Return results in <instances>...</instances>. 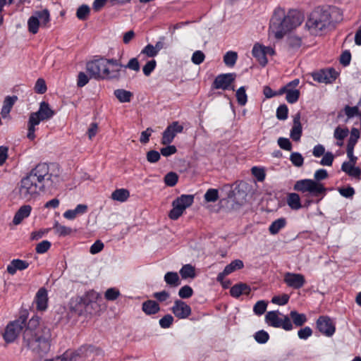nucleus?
Masks as SVG:
<instances>
[{"label":"nucleus","instance_id":"f257e3e1","mask_svg":"<svg viewBox=\"0 0 361 361\" xmlns=\"http://www.w3.org/2000/svg\"><path fill=\"white\" fill-rule=\"evenodd\" d=\"M27 318L20 316L6 326L3 338L7 343H13L23 331V345L40 356L46 355L51 348L50 329L40 324L38 317H32L26 325Z\"/></svg>","mask_w":361,"mask_h":361},{"label":"nucleus","instance_id":"f03ea898","mask_svg":"<svg viewBox=\"0 0 361 361\" xmlns=\"http://www.w3.org/2000/svg\"><path fill=\"white\" fill-rule=\"evenodd\" d=\"M301 23V16L298 12L290 11L286 15L283 9L277 8L270 20L269 34L277 39H281L288 32L300 25Z\"/></svg>","mask_w":361,"mask_h":361},{"label":"nucleus","instance_id":"7ed1b4c3","mask_svg":"<svg viewBox=\"0 0 361 361\" xmlns=\"http://www.w3.org/2000/svg\"><path fill=\"white\" fill-rule=\"evenodd\" d=\"M334 13H339L337 9L315 8L307 19L305 27L312 35H319L331 23V16Z\"/></svg>","mask_w":361,"mask_h":361},{"label":"nucleus","instance_id":"20e7f679","mask_svg":"<svg viewBox=\"0 0 361 361\" xmlns=\"http://www.w3.org/2000/svg\"><path fill=\"white\" fill-rule=\"evenodd\" d=\"M86 71L90 76L96 80H119L121 78L120 68L109 69L106 64V58L98 57L89 61L86 64Z\"/></svg>","mask_w":361,"mask_h":361},{"label":"nucleus","instance_id":"39448f33","mask_svg":"<svg viewBox=\"0 0 361 361\" xmlns=\"http://www.w3.org/2000/svg\"><path fill=\"white\" fill-rule=\"evenodd\" d=\"M54 114L55 112L50 108L49 104L46 102H42L39 110L37 112L31 113L30 115L27 123V138L33 140L35 138V126L40 121L50 119Z\"/></svg>","mask_w":361,"mask_h":361},{"label":"nucleus","instance_id":"423d86ee","mask_svg":"<svg viewBox=\"0 0 361 361\" xmlns=\"http://www.w3.org/2000/svg\"><path fill=\"white\" fill-rule=\"evenodd\" d=\"M45 188L44 185H39L32 178L30 175L21 179L19 185V195L25 200H30L39 195L40 191L44 190Z\"/></svg>","mask_w":361,"mask_h":361},{"label":"nucleus","instance_id":"0eeeda50","mask_svg":"<svg viewBox=\"0 0 361 361\" xmlns=\"http://www.w3.org/2000/svg\"><path fill=\"white\" fill-rule=\"evenodd\" d=\"M36 182L39 185H44L45 187L51 186L54 179H57V176H53L49 173V165L46 163L38 164L34 169H32L28 173Z\"/></svg>","mask_w":361,"mask_h":361},{"label":"nucleus","instance_id":"6e6552de","mask_svg":"<svg viewBox=\"0 0 361 361\" xmlns=\"http://www.w3.org/2000/svg\"><path fill=\"white\" fill-rule=\"evenodd\" d=\"M293 189L302 193L309 192L314 197L324 195L326 192V188L323 184L312 179H303L296 181Z\"/></svg>","mask_w":361,"mask_h":361},{"label":"nucleus","instance_id":"1a4fd4ad","mask_svg":"<svg viewBox=\"0 0 361 361\" xmlns=\"http://www.w3.org/2000/svg\"><path fill=\"white\" fill-rule=\"evenodd\" d=\"M194 195H182L172 202L173 209L169 212V216L172 220H177L186 208L192 204Z\"/></svg>","mask_w":361,"mask_h":361},{"label":"nucleus","instance_id":"9d476101","mask_svg":"<svg viewBox=\"0 0 361 361\" xmlns=\"http://www.w3.org/2000/svg\"><path fill=\"white\" fill-rule=\"evenodd\" d=\"M279 312L277 311L268 312L265 316L266 322L275 328H282L286 331L293 329V324L287 315H283V318L279 317Z\"/></svg>","mask_w":361,"mask_h":361},{"label":"nucleus","instance_id":"9b49d317","mask_svg":"<svg viewBox=\"0 0 361 361\" xmlns=\"http://www.w3.org/2000/svg\"><path fill=\"white\" fill-rule=\"evenodd\" d=\"M235 78L236 74L234 73L218 75L212 83V88L216 90L221 89L223 90H234V86L233 84L235 82Z\"/></svg>","mask_w":361,"mask_h":361},{"label":"nucleus","instance_id":"f8f14e48","mask_svg":"<svg viewBox=\"0 0 361 361\" xmlns=\"http://www.w3.org/2000/svg\"><path fill=\"white\" fill-rule=\"evenodd\" d=\"M183 126L180 125L178 121H173L169 124L163 132L161 137L162 145L171 144L177 133H181L183 131Z\"/></svg>","mask_w":361,"mask_h":361},{"label":"nucleus","instance_id":"ddd939ff","mask_svg":"<svg viewBox=\"0 0 361 361\" xmlns=\"http://www.w3.org/2000/svg\"><path fill=\"white\" fill-rule=\"evenodd\" d=\"M283 281L286 284L294 289L301 288L305 283V276L301 274L286 272L284 274Z\"/></svg>","mask_w":361,"mask_h":361},{"label":"nucleus","instance_id":"4468645a","mask_svg":"<svg viewBox=\"0 0 361 361\" xmlns=\"http://www.w3.org/2000/svg\"><path fill=\"white\" fill-rule=\"evenodd\" d=\"M338 73L334 68L321 70L312 74L314 81L324 83H331L336 79Z\"/></svg>","mask_w":361,"mask_h":361},{"label":"nucleus","instance_id":"2eb2a0df","mask_svg":"<svg viewBox=\"0 0 361 361\" xmlns=\"http://www.w3.org/2000/svg\"><path fill=\"white\" fill-rule=\"evenodd\" d=\"M317 328L326 336H332L335 332V326L327 316H321L317 320Z\"/></svg>","mask_w":361,"mask_h":361},{"label":"nucleus","instance_id":"dca6fc26","mask_svg":"<svg viewBox=\"0 0 361 361\" xmlns=\"http://www.w3.org/2000/svg\"><path fill=\"white\" fill-rule=\"evenodd\" d=\"M171 312L178 319H186L191 314L192 310L184 301L176 300L171 307Z\"/></svg>","mask_w":361,"mask_h":361},{"label":"nucleus","instance_id":"f3484780","mask_svg":"<svg viewBox=\"0 0 361 361\" xmlns=\"http://www.w3.org/2000/svg\"><path fill=\"white\" fill-rule=\"evenodd\" d=\"M244 267L243 262L240 259H235L232 261L229 264L226 266L222 272H220L216 278L217 281L223 282L225 276L233 273V271L240 269Z\"/></svg>","mask_w":361,"mask_h":361},{"label":"nucleus","instance_id":"a211bd4d","mask_svg":"<svg viewBox=\"0 0 361 361\" xmlns=\"http://www.w3.org/2000/svg\"><path fill=\"white\" fill-rule=\"evenodd\" d=\"M47 292L46 289L42 288H40L35 296V303L36 307L37 310L44 311L47 307Z\"/></svg>","mask_w":361,"mask_h":361},{"label":"nucleus","instance_id":"6ab92c4d","mask_svg":"<svg viewBox=\"0 0 361 361\" xmlns=\"http://www.w3.org/2000/svg\"><path fill=\"white\" fill-rule=\"evenodd\" d=\"M29 267V263L27 261L16 259H13L11 263L7 266V271L8 274L13 275L18 270L23 271Z\"/></svg>","mask_w":361,"mask_h":361},{"label":"nucleus","instance_id":"aec40b11","mask_svg":"<svg viewBox=\"0 0 361 361\" xmlns=\"http://www.w3.org/2000/svg\"><path fill=\"white\" fill-rule=\"evenodd\" d=\"M32 211V207L30 205H23L16 212L13 223L14 225L20 224L24 219L28 217Z\"/></svg>","mask_w":361,"mask_h":361},{"label":"nucleus","instance_id":"412c9836","mask_svg":"<svg viewBox=\"0 0 361 361\" xmlns=\"http://www.w3.org/2000/svg\"><path fill=\"white\" fill-rule=\"evenodd\" d=\"M90 303V300L87 296L77 297L71 301V308L78 314H81L84 308Z\"/></svg>","mask_w":361,"mask_h":361},{"label":"nucleus","instance_id":"4be33fe9","mask_svg":"<svg viewBox=\"0 0 361 361\" xmlns=\"http://www.w3.org/2000/svg\"><path fill=\"white\" fill-rule=\"evenodd\" d=\"M302 135V126L300 123V115L297 114L293 118V126L290 130V137L294 141H298Z\"/></svg>","mask_w":361,"mask_h":361},{"label":"nucleus","instance_id":"5701e85b","mask_svg":"<svg viewBox=\"0 0 361 361\" xmlns=\"http://www.w3.org/2000/svg\"><path fill=\"white\" fill-rule=\"evenodd\" d=\"M142 311L147 315L155 314L160 311V307L157 302L147 300L142 305Z\"/></svg>","mask_w":361,"mask_h":361},{"label":"nucleus","instance_id":"b1692460","mask_svg":"<svg viewBox=\"0 0 361 361\" xmlns=\"http://www.w3.org/2000/svg\"><path fill=\"white\" fill-rule=\"evenodd\" d=\"M252 55L257 59L258 62L263 66H266L268 60L264 54V46L255 44L252 51Z\"/></svg>","mask_w":361,"mask_h":361},{"label":"nucleus","instance_id":"393cba45","mask_svg":"<svg viewBox=\"0 0 361 361\" xmlns=\"http://www.w3.org/2000/svg\"><path fill=\"white\" fill-rule=\"evenodd\" d=\"M87 211L86 204H78L75 209H69L64 212L63 216L69 220L74 219L78 215L83 214Z\"/></svg>","mask_w":361,"mask_h":361},{"label":"nucleus","instance_id":"a878e982","mask_svg":"<svg viewBox=\"0 0 361 361\" xmlns=\"http://www.w3.org/2000/svg\"><path fill=\"white\" fill-rule=\"evenodd\" d=\"M17 99L18 97L16 96H8L5 98L1 112L3 118L6 117L9 114L13 106Z\"/></svg>","mask_w":361,"mask_h":361},{"label":"nucleus","instance_id":"bb28decb","mask_svg":"<svg viewBox=\"0 0 361 361\" xmlns=\"http://www.w3.org/2000/svg\"><path fill=\"white\" fill-rule=\"evenodd\" d=\"M286 225V220L285 218H280L271 223L269 227V231L271 235H276L279 231L283 228Z\"/></svg>","mask_w":361,"mask_h":361},{"label":"nucleus","instance_id":"cd10ccee","mask_svg":"<svg viewBox=\"0 0 361 361\" xmlns=\"http://www.w3.org/2000/svg\"><path fill=\"white\" fill-rule=\"evenodd\" d=\"M287 204L294 210H298L302 207L299 195L294 192L288 195Z\"/></svg>","mask_w":361,"mask_h":361},{"label":"nucleus","instance_id":"c85d7f7f","mask_svg":"<svg viewBox=\"0 0 361 361\" xmlns=\"http://www.w3.org/2000/svg\"><path fill=\"white\" fill-rule=\"evenodd\" d=\"M164 281L171 287H177L180 285V280L176 272H167L164 276Z\"/></svg>","mask_w":361,"mask_h":361},{"label":"nucleus","instance_id":"c756f323","mask_svg":"<svg viewBox=\"0 0 361 361\" xmlns=\"http://www.w3.org/2000/svg\"><path fill=\"white\" fill-rule=\"evenodd\" d=\"M114 94L121 103L130 102L133 97V93L131 92L123 89L116 90Z\"/></svg>","mask_w":361,"mask_h":361},{"label":"nucleus","instance_id":"7c9ffc66","mask_svg":"<svg viewBox=\"0 0 361 361\" xmlns=\"http://www.w3.org/2000/svg\"><path fill=\"white\" fill-rule=\"evenodd\" d=\"M130 197V192L127 189L121 188L115 190L111 194V199L121 202L126 201Z\"/></svg>","mask_w":361,"mask_h":361},{"label":"nucleus","instance_id":"2f4dec72","mask_svg":"<svg viewBox=\"0 0 361 361\" xmlns=\"http://www.w3.org/2000/svg\"><path fill=\"white\" fill-rule=\"evenodd\" d=\"M290 319L293 320V324L296 326H302L307 322V317L305 314L298 313L295 310H292L290 312Z\"/></svg>","mask_w":361,"mask_h":361},{"label":"nucleus","instance_id":"473e14b6","mask_svg":"<svg viewBox=\"0 0 361 361\" xmlns=\"http://www.w3.org/2000/svg\"><path fill=\"white\" fill-rule=\"evenodd\" d=\"M53 229L56 235L59 237H65L72 233L73 229L70 227L61 225L58 221L54 224Z\"/></svg>","mask_w":361,"mask_h":361},{"label":"nucleus","instance_id":"72a5a7b5","mask_svg":"<svg viewBox=\"0 0 361 361\" xmlns=\"http://www.w3.org/2000/svg\"><path fill=\"white\" fill-rule=\"evenodd\" d=\"M179 272L183 279H194L196 276L195 267L190 264L183 265Z\"/></svg>","mask_w":361,"mask_h":361},{"label":"nucleus","instance_id":"f704fd0d","mask_svg":"<svg viewBox=\"0 0 361 361\" xmlns=\"http://www.w3.org/2000/svg\"><path fill=\"white\" fill-rule=\"evenodd\" d=\"M238 59V54L235 51H229L224 56V62L228 67H233Z\"/></svg>","mask_w":361,"mask_h":361},{"label":"nucleus","instance_id":"c9c22d12","mask_svg":"<svg viewBox=\"0 0 361 361\" xmlns=\"http://www.w3.org/2000/svg\"><path fill=\"white\" fill-rule=\"evenodd\" d=\"M40 22L36 16H31L27 21V27L30 32L37 34L39 30Z\"/></svg>","mask_w":361,"mask_h":361},{"label":"nucleus","instance_id":"e433bc0d","mask_svg":"<svg viewBox=\"0 0 361 361\" xmlns=\"http://www.w3.org/2000/svg\"><path fill=\"white\" fill-rule=\"evenodd\" d=\"M35 16L38 17L39 20L41 21V25L42 27H48V24L50 21V16L47 9L36 12Z\"/></svg>","mask_w":361,"mask_h":361},{"label":"nucleus","instance_id":"4c0bfd02","mask_svg":"<svg viewBox=\"0 0 361 361\" xmlns=\"http://www.w3.org/2000/svg\"><path fill=\"white\" fill-rule=\"evenodd\" d=\"M90 13V8L87 5L80 6L76 11V16L80 20H85L87 19Z\"/></svg>","mask_w":361,"mask_h":361},{"label":"nucleus","instance_id":"58836bf2","mask_svg":"<svg viewBox=\"0 0 361 361\" xmlns=\"http://www.w3.org/2000/svg\"><path fill=\"white\" fill-rule=\"evenodd\" d=\"M236 99L239 105L244 106L247 103V96L245 92V87H240L235 94Z\"/></svg>","mask_w":361,"mask_h":361},{"label":"nucleus","instance_id":"ea45409f","mask_svg":"<svg viewBox=\"0 0 361 361\" xmlns=\"http://www.w3.org/2000/svg\"><path fill=\"white\" fill-rule=\"evenodd\" d=\"M359 137H360L359 130L357 128H353L351 130L350 137L348 140L347 148L354 149L355 145H356Z\"/></svg>","mask_w":361,"mask_h":361},{"label":"nucleus","instance_id":"a19ab883","mask_svg":"<svg viewBox=\"0 0 361 361\" xmlns=\"http://www.w3.org/2000/svg\"><path fill=\"white\" fill-rule=\"evenodd\" d=\"M178 180V176L175 172H169L164 177V183L169 187L175 186Z\"/></svg>","mask_w":361,"mask_h":361},{"label":"nucleus","instance_id":"79ce46f5","mask_svg":"<svg viewBox=\"0 0 361 361\" xmlns=\"http://www.w3.org/2000/svg\"><path fill=\"white\" fill-rule=\"evenodd\" d=\"M204 200L207 202H214L219 199V191L217 189L210 188L204 194Z\"/></svg>","mask_w":361,"mask_h":361},{"label":"nucleus","instance_id":"37998d69","mask_svg":"<svg viewBox=\"0 0 361 361\" xmlns=\"http://www.w3.org/2000/svg\"><path fill=\"white\" fill-rule=\"evenodd\" d=\"M123 68H124V70H122L123 71L121 72V73H126V68H129L135 72H138L140 69V63H139V61L137 58H132L131 59H130L128 63L126 65L123 66Z\"/></svg>","mask_w":361,"mask_h":361},{"label":"nucleus","instance_id":"c03bdc74","mask_svg":"<svg viewBox=\"0 0 361 361\" xmlns=\"http://www.w3.org/2000/svg\"><path fill=\"white\" fill-rule=\"evenodd\" d=\"M267 307V302L264 300H259L254 305L253 311L255 314L262 315L266 312Z\"/></svg>","mask_w":361,"mask_h":361},{"label":"nucleus","instance_id":"a18cd8bd","mask_svg":"<svg viewBox=\"0 0 361 361\" xmlns=\"http://www.w3.org/2000/svg\"><path fill=\"white\" fill-rule=\"evenodd\" d=\"M251 171L252 174L258 181L262 182L265 179L266 173L264 169L257 166H253L251 169Z\"/></svg>","mask_w":361,"mask_h":361},{"label":"nucleus","instance_id":"49530a36","mask_svg":"<svg viewBox=\"0 0 361 361\" xmlns=\"http://www.w3.org/2000/svg\"><path fill=\"white\" fill-rule=\"evenodd\" d=\"M290 160L292 164L297 167H300L303 165L304 159L299 152L291 153Z\"/></svg>","mask_w":361,"mask_h":361},{"label":"nucleus","instance_id":"de8ad7c7","mask_svg":"<svg viewBox=\"0 0 361 361\" xmlns=\"http://www.w3.org/2000/svg\"><path fill=\"white\" fill-rule=\"evenodd\" d=\"M300 97V91L298 90L289 89L287 92L286 99L288 103L293 104L296 102Z\"/></svg>","mask_w":361,"mask_h":361},{"label":"nucleus","instance_id":"09e8293b","mask_svg":"<svg viewBox=\"0 0 361 361\" xmlns=\"http://www.w3.org/2000/svg\"><path fill=\"white\" fill-rule=\"evenodd\" d=\"M173 316L168 314L159 319V324L161 328L168 329L173 324Z\"/></svg>","mask_w":361,"mask_h":361},{"label":"nucleus","instance_id":"8fccbe9b","mask_svg":"<svg viewBox=\"0 0 361 361\" xmlns=\"http://www.w3.org/2000/svg\"><path fill=\"white\" fill-rule=\"evenodd\" d=\"M51 243L48 240H43L36 245L35 251L38 254L47 252L51 247Z\"/></svg>","mask_w":361,"mask_h":361},{"label":"nucleus","instance_id":"3c124183","mask_svg":"<svg viewBox=\"0 0 361 361\" xmlns=\"http://www.w3.org/2000/svg\"><path fill=\"white\" fill-rule=\"evenodd\" d=\"M120 295V291L115 288H110L106 290L104 294L105 299L107 300H115Z\"/></svg>","mask_w":361,"mask_h":361},{"label":"nucleus","instance_id":"603ef678","mask_svg":"<svg viewBox=\"0 0 361 361\" xmlns=\"http://www.w3.org/2000/svg\"><path fill=\"white\" fill-rule=\"evenodd\" d=\"M193 295V290L192 288L185 285L180 288V289L178 291V295L182 299H186L190 298Z\"/></svg>","mask_w":361,"mask_h":361},{"label":"nucleus","instance_id":"864d4df0","mask_svg":"<svg viewBox=\"0 0 361 361\" xmlns=\"http://www.w3.org/2000/svg\"><path fill=\"white\" fill-rule=\"evenodd\" d=\"M348 129L347 128H341V127H337L334 130V137L339 140L343 141L348 135Z\"/></svg>","mask_w":361,"mask_h":361},{"label":"nucleus","instance_id":"5fc2aeb1","mask_svg":"<svg viewBox=\"0 0 361 361\" xmlns=\"http://www.w3.org/2000/svg\"><path fill=\"white\" fill-rule=\"evenodd\" d=\"M254 337L255 341L259 343H265L269 338V334L264 330L256 332Z\"/></svg>","mask_w":361,"mask_h":361},{"label":"nucleus","instance_id":"6e6d98bb","mask_svg":"<svg viewBox=\"0 0 361 361\" xmlns=\"http://www.w3.org/2000/svg\"><path fill=\"white\" fill-rule=\"evenodd\" d=\"M288 44L292 49H298L302 45V39L297 36H290L288 39Z\"/></svg>","mask_w":361,"mask_h":361},{"label":"nucleus","instance_id":"4d7b16f0","mask_svg":"<svg viewBox=\"0 0 361 361\" xmlns=\"http://www.w3.org/2000/svg\"><path fill=\"white\" fill-rule=\"evenodd\" d=\"M288 109L286 104L280 105L276 110V117L279 120H285L288 118Z\"/></svg>","mask_w":361,"mask_h":361},{"label":"nucleus","instance_id":"13d9d810","mask_svg":"<svg viewBox=\"0 0 361 361\" xmlns=\"http://www.w3.org/2000/svg\"><path fill=\"white\" fill-rule=\"evenodd\" d=\"M47 90V88L44 80L42 78L37 79L35 86V92L38 94H44L46 92Z\"/></svg>","mask_w":361,"mask_h":361},{"label":"nucleus","instance_id":"bf43d9fd","mask_svg":"<svg viewBox=\"0 0 361 361\" xmlns=\"http://www.w3.org/2000/svg\"><path fill=\"white\" fill-rule=\"evenodd\" d=\"M157 66V62L154 59L148 61L142 68L143 73L146 76H149L151 73L154 70Z\"/></svg>","mask_w":361,"mask_h":361},{"label":"nucleus","instance_id":"052dcab7","mask_svg":"<svg viewBox=\"0 0 361 361\" xmlns=\"http://www.w3.org/2000/svg\"><path fill=\"white\" fill-rule=\"evenodd\" d=\"M345 114L348 116V118H353L355 116H360V111L358 106H346L344 109Z\"/></svg>","mask_w":361,"mask_h":361},{"label":"nucleus","instance_id":"680f3d73","mask_svg":"<svg viewBox=\"0 0 361 361\" xmlns=\"http://www.w3.org/2000/svg\"><path fill=\"white\" fill-rule=\"evenodd\" d=\"M204 59L205 55L202 51H196L193 53L191 60L193 63L200 65L204 61Z\"/></svg>","mask_w":361,"mask_h":361},{"label":"nucleus","instance_id":"e2e57ef3","mask_svg":"<svg viewBox=\"0 0 361 361\" xmlns=\"http://www.w3.org/2000/svg\"><path fill=\"white\" fill-rule=\"evenodd\" d=\"M279 146L284 150L290 151L292 149V144L288 138L279 137L278 139Z\"/></svg>","mask_w":361,"mask_h":361},{"label":"nucleus","instance_id":"0e129e2a","mask_svg":"<svg viewBox=\"0 0 361 361\" xmlns=\"http://www.w3.org/2000/svg\"><path fill=\"white\" fill-rule=\"evenodd\" d=\"M290 297L287 294H283L281 296H274L271 302L274 304H277L279 305H284L288 303Z\"/></svg>","mask_w":361,"mask_h":361},{"label":"nucleus","instance_id":"69168bd1","mask_svg":"<svg viewBox=\"0 0 361 361\" xmlns=\"http://www.w3.org/2000/svg\"><path fill=\"white\" fill-rule=\"evenodd\" d=\"M334 157L331 152H326L324 154L323 158L320 161V164L322 166H331L334 161Z\"/></svg>","mask_w":361,"mask_h":361},{"label":"nucleus","instance_id":"338daca9","mask_svg":"<svg viewBox=\"0 0 361 361\" xmlns=\"http://www.w3.org/2000/svg\"><path fill=\"white\" fill-rule=\"evenodd\" d=\"M160 157V153L155 150H150L147 153V160L150 163L157 162Z\"/></svg>","mask_w":361,"mask_h":361},{"label":"nucleus","instance_id":"774afa93","mask_svg":"<svg viewBox=\"0 0 361 361\" xmlns=\"http://www.w3.org/2000/svg\"><path fill=\"white\" fill-rule=\"evenodd\" d=\"M157 54L154 47L152 44H147L141 51V54H145L149 57H154Z\"/></svg>","mask_w":361,"mask_h":361}]
</instances>
